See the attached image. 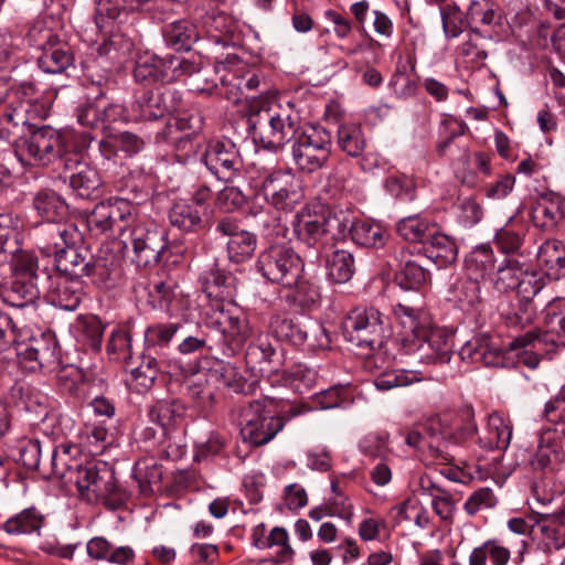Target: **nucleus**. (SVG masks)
I'll return each mask as SVG.
<instances>
[{
	"instance_id": "21",
	"label": "nucleus",
	"mask_w": 565,
	"mask_h": 565,
	"mask_svg": "<svg viewBox=\"0 0 565 565\" xmlns=\"http://www.w3.org/2000/svg\"><path fill=\"white\" fill-rule=\"evenodd\" d=\"M216 231L228 236L227 255L233 263H243L252 257L256 249V236L245 230H241L238 225L228 220H221L216 225Z\"/></svg>"
},
{
	"instance_id": "15",
	"label": "nucleus",
	"mask_w": 565,
	"mask_h": 565,
	"mask_svg": "<svg viewBox=\"0 0 565 565\" xmlns=\"http://www.w3.org/2000/svg\"><path fill=\"white\" fill-rule=\"evenodd\" d=\"M81 145L70 157L63 159L64 179L68 180L70 188L83 199L93 196L100 188L102 181L98 172L83 160Z\"/></svg>"
},
{
	"instance_id": "39",
	"label": "nucleus",
	"mask_w": 565,
	"mask_h": 565,
	"mask_svg": "<svg viewBox=\"0 0 565 565\" xmlns=\"http://www.w3.org/2000/svg\"><path fill=\"white\" fill-rule=\"evenodd\" d=\"M435 230V224L420 215H411L396 224V231L406 241L426 242Z\"/></svg>"
},
{
	"instance_id": "13",
	"label": "nucleus",
	"mask_w": 565,
	"mask_h": 565,
	"mask_svg": "<svg viewBox=\"0 0 565 565\" xmlns=\"http://www.w3.org/2000/svg\"><path fill=\"white\" fill-rule=\"evenodd\" d=\"M126 248H131L132 262L138 266H150L160 260L167 243L166 233L157 225L136 224L130 231L129 243Z\"/></svg>"
},
{
	"instance_id": "52",
	"label": "nucleus",
	"mask_w": 565,
	"mask_h": 565,
	"mask_svg": "<svg viewBox=\"0 0 565 565\" xmlns=\"http://www.w3.org/2000/svg\"><path fill=\"white\" fill-rule=\"evenodd\" d=\"M431 508L444 521H451L456 511V503L451 494L445 489L430 483Z\"/></svg>"
},
{
	"instance_id": "26",
	"label": "nucleus",
	"mask_w": 565,
	"mask_h": 565,
	"mask_svg": "<svg viewBox=\"0 0 565 565\" xmlns=\"http://www.w3.org/2000/svg\"><path fill=\"white\" fill-rule=\"evenodd\" d=\"M55 267L60 273L57 276H67L70 278L81 279L84 276L93 274L94 264L86 250L84 253L77 248V245H72L68 248L58 253L54 257Z\"/></svg>"
},
{
	"instance_id": "5",
	"label": "nucleus",
	"mask_w": 565,
	"mask_h": 565,
	"mask_svg": "<svg viewBox=\"0 0 565 565\" xmlns=\"http://www.w3.org/2000/svg\"><path fill=\"white\" fill-rule=\"evenodd\" d=\"M18 332L11 317L0 312V354L13 344H19ZM15 354L19 364L26 371L35 372L41 369L52 370L58 364L56 343L51 337L33 338L23 348L18 347Z\"/></svg>"
},
{
	"instance_id": "38",
	"label": "nucleus",
	"mask_w": 565,
	"mask_h": 565,
	"mask_svg": "<svg viewBox=\"0 0 565 565\" xmlns=\"http://www.w3.org/2000/svg\"><path fill=\"white\" fill-rule=\"evenodd\" d=\"M328 276L334 282L349 281L355 271V260L352 253L345 249H335L327 258Z\"/></svg>"
},
{
	"instance_id": "36",
	"label": "nucleus",
	"mask_w": 565,
	"mask_h": 565,
	"mask_svg": "<svg viewBox=\"0 0 565 565\" xmlns=\"http://www.w3.org/2000/svg\"><path fill=\"white\" fill-rule=\"evenodd\" d=\"M352 241L363 247L380 248L386 243V231L377 223L367 220H358L351 224Z\"/></svg>"
},
{
	"instance_id": "37",
	"label": "nucleus",
	"mask_w": 565,
	"mask_h": 565,
	"mask_svg": "<svg viewBox=\"0 0 565 565\" xmlns=\"http://www.w3.org/2000/svg\"><path fill=\"white\" fill-rule=\"evenodd\" d=\"M338 146L350 157H359L364 151L366 140L360 124L343 122L338 128Z\"/></svg>"
},
{
	"instance_id": "8",
	"label": "nucleus",
	"mask_w": 565,
	"mask_h": 565,
	"mask_svg": "<svg viewBox=\"0 0 565 565\" xmlns=\"http://www.w3.org/2000/svg\"><path fill=\"white\" fill-rule=\"evenodd\" d=\"M256 266L264 278L284 287L297 284L305 267L301 257L285 245L270 246L260 253Z\"/></svg>"
},
{
	"instance_id": "40",
	"label": "nucleus",
	"mask_w": 565,
	"mask_h": 565,
	"mask_svg": "<svg viewBox=\"0 0 565 565\" xmlns=\"http://www.w3.org/2000/svg\"><path fill=\"white\" fill-rule=\"evenodd\" d=\"M184 414V406L175 399H163L156 402L149 408V418L163 429L178 424Z\"/></svg>"
},
{
	"instance_id": "50",
	"label": "nucleus",
	"mask_w": 565,
	"mask_h": 565,
	"mask_svg": "<svg viewBox=\"0 0 565 565\" xmlns=\"http://www.w3.org/2000/svg\"><path fill=\"white\" fill-rule=\"evenodd\" d=\"M537 257L548 270H561L565 268L563 245L558 241H545L539 249Z\"/></svg>"
},
{
	"instance_id": "53",
	"label": "nucleus",
	"mask_w": 565,
	"mask_h": 565,
	"mask_svg": "<svg viewBox=\"0 0 565 565\" xmlns=\"http://www.w3.org/2000/svg\"><path fill=\"white\" fill-rule=\"evenodd\" d=\"M132 476L138 482L140 493L148 495L152 492L151 484L161 480V470L156 463L139 461L134 467Z\"/></svg>"
},
{
	"instance_id": "28",
	"label": "nucleus",
	"mask_w": 565,
	"mask_h": 565,
	"mask_svg": "<svg viewBox=\"0 0 565 565\" xmlns=\"http://www.w3.org/2000/svg\"><path fill=\"white\" fill-rule=\"evenodd\" d=\"M541 541L547 551H559L565 547V507L545 515L537 522ZM559 565H565V555Z\"/></svg>"
},
{
	"instance_id": "19",
	"label": "nucleus",
	"mask_w": 565,
	"mask_h": 565,
	"mask_svg": "<svg viewBox=\"0 0 565 565\" xmlns=\"http://www.w3.org/2000/svg\"><path fill=\"white\" fill-rule=\"evenodd\" d=\"M39 46L42 53L38 58V64L43 72L58 74L73 64L74 56L70 45L52 30L42 31Z\"/></svg>"
},
{
	"instance_id": "30",
	"label": "nucleus",
	"mask_w": 565,
	"mask_h": 565,
	"mask_svg": "<svg viewBox=\"0 0 565 565\" xmlns=\"http://www.w3.org/2000/svg\"><path fill=\"white\" fill-rule=\"evenodd\" d=\"M204 215L202 209L195 206L188 200H181L170 207L169 222L179 231L191 233L198 232L204 227Z\"/></svg>"
},
{
	"instance_id": "29",
	"label": "nucleus",
	"mask_w": 565,
	"mask_h": 565,
	"mask_svg": "<svg viewBox=\"0 0 565 565\" xmlns=\"http://www.w3.org/2000/svg\"><path fill=\"white\" fill-rule=\"evenodd\" d=\"M171 110L166 94L157 88L145 92L132 104L135 120H156Z\"/></svg>"
},
{
	"instance_id": "62",
	"label": "nucleus",
	"mask_w": 565,
	"mask_h": 565,
	"mask_svg": "<svg viewBox=\"0 0 565 565\" xmlns=\"http://www.w3.org/2000/svg\"><path fill=\"white\" fill-rule=\"evenodd\" d=\"M82 335L87 341V344L94 350H98L102 344V338L105 330V326L102 320L96 316H88L83 318L82 323Z\"/></svg>"
},
{
	"instance_id": "23",
	"label": "nucleus",
	"mask_w": 565,
	"mask_h": 565,
	"mask_svg": "<svg viewBox=\"0 0 565 565\" xmlns=\"http://www.w3.org/2000/svg\"><path fill=\"white\" fill-rule=\"evenodd\" d=\"M146 146V141L140 136L130 131L108 132L99 141V152L107 162L117 163L118 152H124L126 157H132L139 153Z\"/></svg>"
},
{
	"instance_id": "22",
	"label": "nucleus",
	"mask_w": 565,
	"mask_h": 565,
	"mask_svg": "<svg viewBox=\"0 0 565 565\" xmlns=\"http://www.w3.org/2000/svg\"><path fill=\"white\" fill-rule=\"evenodd\" d=\"M83 296L84 285L82 279L67 276L54 277L46 295L51 305L66 311L76 310Z\"/></svg>"
},
{
	"instance_id": "34",
	"label": "nucleus",
	"mask_w": 565,
	"mask_h": 565,
	"mask_svg": "<svg viewBox=\"0 0 565 565\" xmlns=\"http://www.w3.org/2000/svg\"><path fill=\"white\" fill-rule=\"evenodd\" d=\"M509 541L503 542L499 539H492L475 547L469 555L468 565H488L490 558L492 565H507L511 557Z\"/></svg>"
},
{
	"instance_id": "4",
	"label": "nucleus",
	"mask_w": 565,
	"mask_h": 565,
	"mask_svg": "<svg viewBox=\"0 0 565 565\" xmlns=\"http://www.w3.org/2000/svg\"><path fill=\"white\" fill-rule=\"evenodd\" d=\"M93 138L87 132L58 131L49 126L35 129L23 139L15 149V154L22 164L47 166L60 159L70 157L76 146L87 149Z\"/></svg>"
},
{
	"instance_id": "14",
	"label": "nucleus",
	"mask_w": 565,
	"mask_h": 565,
	"mask_svg": "<svg viewBox=\"0 0 565 565\" xmlns=\"http://www.w3.org/2000/svg\"><path fill=\"white\" fill-rule=\"evenodd\" d=\"M341 221L335 215L311 212L302 210L297 213L292 221V227L296 236L309 246L316 245L326 235L332 237L340 235Z\"/></svg>"
},
{
	"instance_id": "25",
	"label": "nucleus",
	"mask_w": 565,
	"mask_h": 565,
	"mask_svg": "<svg viewBox=\"0 0 565 565\" xmlns=\"http://www.w3.org/2000/svg\"><path fill=\"white\" fill-rule=\"evenodd\" d=\"M527 347L532 348L533 351L532 354L524 359V362L527 366L534 369L539 365V356L548 355L555 352V350L558 348V343L554 333L548 331L542 333L529 331L525 334L515 338L509 343V348L511 350Z\"/></svg>"
},
{
	"instance_id": "31",
	"label": "nucleus",
	"mask_w": 565,
	"mask_h": 565,
	"mask_svg": "<svg viewBox=\"0 0 565 565\" xmlns=\"http://www.w3.org/2000/svg\"><path fill=\"white\" fill-rule=\"evenodd\" d=\"M563 458L562 446L555 433L545 430L539 437L537 447L530 465L535 470H546L563 461Z\"/></svg>"
},
{
	"instance_id": "55",
	"label": "nucleus",
	"mask_w": 565,
	"mask_h": 565,
	"mask_svg": "<svg viewBox=\"0 0 565 565\" xmlns=\"http://www.w3.org/2000/svg\"><path fill=\"white\" fill-rule=\"evenodd\" d=\"M466 266L476 276L482 277L494 267L491 247L488 245L476 247L466 258Z\"/></svg>"
},
{
	"instance_id": "49",
	"label": "nucleus",
	"mask_w": 565,
	"mask_h": 565,
	"mask_svg": "<svg viewBox=\"0 0 565 565\" xmlns=\"http://www.w3.org/2000/svg\"><path fill=\"white\" fill-rule=\"evenodd\" d=\"M160 57L151 54L143 53L138 56L134 70V76L140 83H154L161 81L162 72L159 71Z\"/></svg>"
},
{
	"instance_id": "57",
	"label": "nucleus",
	"mask_w": 565,
	"mask_h": 565,
	"mask_svg": "<svg viewBox=\"0 0 565 565\" xmlns=\"http://www.w3.org/2000/svg\"><path fill=\"white\" fill-rule=\"evenodd\" d=\"M443 29L448 38H456L462 31L465 14L455 2H449L440 9Z\"/></svg>"
},
{
	"instance_id": "7",
	"label": "nucleus",
	"mask_w": 565,
	"mask_h": 565,
	"mask_svg": "<svg viewBox=\"0 0 565 565\" xmlns=\"http://www.w3.org/2000/svg\"><path fill=\"white\" fill-rule=\"evenodd\" d=\"M268 399H255L242 411L241 437L250 446L269 443L285 426L284 418L268 408Z\"/></svg>"
},
{
	"instance_id": "64",
	"label": "nucleus",
	"mask_w": 565,
	"mask_h": 565,
	"mask_svg": "<svg viewBox=\"0 0 565 565\" xmlns=\"http://www.w3.org/2000/svg\"><path fill=\"white\" fill-rule=\"evenodd\" d=\"M543 288V281L536 273L524 270L520 276L519 284L515 288L518 296L529 302Z\"/></svg>"
},
{
	"instance_id": "3",
	"label": "nucleus",
	"mask_w": 565,
	"mask_h": 565,
	"mask_svg": "<svg viewBox=\"0 0 565 565\" xmlns=\"http://www.w3.org/2000/svg\"><path fill=\"white\" fill-rule=\"evenodd\" d=\"M68 449L63 446L62 454L58 449L52 451V473L66 481L75 483L82 498L88 502L121 501L124 491L117 484L115 471L105 461L92 460L75 467L67 465Z\"/></svg>"
},
{
	"instance_id": "45",
	"label": "nucleus",
	"mask_w": 565,
	"mask_h": 565,
	"mask_svg": "<svg viewBox=\"0 0 565 565\" xmlns=\"http://www.w3.org/2000/svg\"><path fill=\"white\" fill-rule=\"evenodd\" d=\"M422 380L423 376L419 372L392 370L377 375L374 380V385L380 391H388L395 387L408 386Z\"/></svg>"
},
{
	"instance_id": "59",
	"label": "nucleus",
	"mask_w": 565,
	"mask_h": 565,
	"mask_svg": "<svg viewBox=\"0 0 565 565\" xmlns=\"http://www.w3.org/2000/svg\"><path fill=\"white\" fill-rule=\"evenodd\" d=\"M360 449L365 456L386 460L391 452L387 435L372 433L364 436L360 441Z\"/></svg>"
},
{
	"instance_id": "10",
	"label": "nucleus",
	"mask_w": 565,
	"mask_h": 565,
	"mask_svg": "<svg viewBox=\"0 0 565 565\" xmlns=\"http://www.w3.org/2000/svg\"><path fill=\"white\" fill-rule=\"evenodd\" d=\"M331 156V137L324 129L302 130L291 143V157L295 166L303 173H313L322 169Z\"/></svg>"
},
{
	"instance_id": "56",
	"label": "nucleus",
	"mask_w": 565,
	"mask_h": 565,
	"mask_svg": "<svg viewBox=\"0 0 565 565\" xmlns=\"http://www.w3.org/2000/svg\"><path fill=\"white\" fill-rule=\"evenodd\" d=\"M385 189L390 194L402 201H413L415 199V181L405 174L387 177Z\"/></svg>"
},
{
	"instance_id": "47",
	"label": "nucleus",
	"mask_w": 565,
	"mask_h": 565,
	"mask_svg": "<svg viewBox=\"0 0 565 565\" xmlns=\"http://www.w3.org/2000/svg\"><path fill=\"white\" fill-rule=\"evenodd\" d=\"M488 440L490 448L507 449L512 437V427L502 415L493 413L488 420Z\"/></svg>"
},
{
	"instance_id": "24",
	"label": "nucleus",
	"mask_w": 565,
	"mask_h": 565,
	"mask_svg": "<svg viewBox=\"0 0 565 565\" xmlns=\"http://www.w3.org/2000/svg\"><path fill=\"white\" fill-rule=\"evenodd\" d=\"M534 226L543 231H553L565 217V199L558 194L543 195L531 213Z\"/></svg>"
},
{
	"instance_id": "60",
	"label": "nucleus",
	"mask_w": 565,
	"mask_h": 565,
	"mask_svg": "<svg viewBox=\"0 0 565 565\" xmlns=\"http://www.w3.org/2000/svg\"><path fill=\"white\" fill-rule=\"evenodd\" d=\"M345 319L354 322L351 330L359 329L360 324L361 328H367L373 326V321L376 328H384L382 313L374 307L355 308L349 312Z\"/></svg>"
},
{
	"instance_id": "48",
	"label": "nucleus",
	"mask_w": 565,
	"mask_h": 565,
	"mask_svg": "<svg viewBox=\"0 0 565 565\" xmlns=\"http://www.w3.org/2000/svg\"><path fill=\"white\" fill-rule=\"evenodd\" d=\"M480 282L478 278H467L458 281L454 288V298L462 309H475L481 302Z\"/></svg>"
},
{
	"instance_id": "63",
	"label": "nucleus",
	"mask_w": 565,
	"mask_h": 565,
	"mask_svg": "<svg viewBox=\"0 0 565 565\" xmlns=\"http://www.w3.org/2000/svg\"><path fill=\"white\" fill-rule=\"evenodd\" d=\"M131 374L141 388L148 390L158 375L157 360L151 356L145 358L141 364L132 370Z\"/></svg>"
},
{
	"instance_id": "11",
	"label": "nucleus",
	"mask_w": 565,
	"mask_h": 565,
	"mask_svg": "<svg viewBox=\"0 0 565 565\" xmlns=\"http://www.w3.org/2000/svg\"><path fill=\"white\" fill-rule=\"evenodd\" d=\"M206 169L218 180L232 182L243 168L242 157L236 146L230 140H211L201 156Z\"/></svg>"
},
{
	"instance_id": "58",
	"label": "nucleus",
	"mask_w": 565,
	"mask_h": 565,
	"mask_svg": "<svg viewBox=\"0 0 565 565\" xmlns=\"http://www.w3.org/2000/svg\"><path fill=\"white\" fill-rule=\"evenodd\" d=\"M498 500L489 487L479 488L469 495L463 504V510L469 516L478 512L495 507Z\"/></svg>"
},
{
	"instance_id": "1",
	"label": "nucleus",
	"mask_w": 565,
	"mask_h": 565,
	"mask_svg": "<svg viewBox=\"0 0 565 565\" xmlns=\"http://www.w3.org/2000/svg\"><path fill=\"white\" fill-rule=\"evenodd\" d=\"M204 290L214 299L206 312V323L221 333L223 343L231 350L241 349L253 329L246 313L234 302L235 277L215 266L204 277Z\"/></svg>"
},
{
	"instance_id": "35",
	"label": "nucleus",
	"mask_w": 565,
	"mask_h": 565,
	"mask_svg": "<svg viewBox=\"0 0 565 565\" xmlns=\"http://www.w3.org/2000/svg\"><path fill=\"white\" fill-rule=\"evenodd\" d=\"M424 250L426 257L439 268L454 263L457 257L455 242L449 236L437 233L435 230L426 241Z\"/></svg>"
},
{
	"instance_id": "46",
	"label": "nucleus",
	"mask_w": 565,
	"mask_h": 565,
	"mask_svg": "<svg viewBox=\"0 0 565 565\" xmlns=\"http://www.w3.org/2000/svg\"><path fill=\"white\" fill-rule=\"evenodd\" d=\"M287 288L290 289L287 299L302 309H310L320 299L318 288L309 280L305 279L303 273L300 274L297 284Z\"/></svg>"
},
{
	"instance_id": "33",
	"label": "nucleus",
	"mask_w": 565,
	"mask_h": 565,
	"mask_svg": "<svg viewBox=\"0 0 565 565\" xmlns=\"http://www.w3.org/2000/svg\"><path fill=\"white\" fill-rule=\"evenodd\" d=\"M354 327V322L345 319L342 324L343 335L345 340L356 348L367 349L370 351H375L381 349L384 343V328H376L375 323L373 326H369L367 328H359L351 330Z\"/></svg>"
},
{
	"instance_id": "61",
	"label": "nucleus",
	"mask_w": 565,
	"mask_h": 565,
	"mask_svg": "<svg viewBox=\"0 0 565 565\" xmlns=\"http://www.w3.org/2000/svg\"><path fill=\"white\" fill-rule=\"evenodd\" d=\"M466 18L470 23L491 25L495 23L498 15L487 0H471Z\"/></svg>"
},
{
	"instance_id": "54",
	"label": "nucleus",
	"mask_w": 565,
	"mask_h": 565,
	"mask_svg": "<svg viewBox=\"0 0 565 565\" xmlns=\"http://www.w3.org/2000/svg\"><path fill=\"white\" fill-rule=\"evenodd\" d=\"M523 271L524 269L519 262L513 259L507 260L505 265L498 269L494 282L495 288L502 292L515 290Z\"/></svg>"
},
{
	"instance_id": "16",
	"label": "nucleus",
	"mask_w": 565,
	"mask_h": 565,
	"mask_svg": "<svg viewBox=\"0 0 565 565\" xmlns=\"http://www.w3.org/2000/svg\"><path fill=\"white\" fill-rule=\"evenodd\" d=\"M270 332L278 339L300 345L308 339L309 333L315 337L319 347H327L330 342L326 329L318 322L308 320L301 323L292 318L275 315L269 321Z\"/></svg>"
},
{
	"instance_id": "6",
	"label": "nucleus",
	"mask_w": 565,
	"mask_h": 565,
	"mask_svg": "<svg viewBox=\"0 0 565 565\" xmlns=\"http://www.w3.org/2000/svg\"><path fill=\"white\" fill-rule=\"evenodd\" d=\"M248 122L254 140L271 150H278L287 142L292 143L302 131L296 114L270 106H262L252 113Z\"/></svg>"
},
{
	"instance_id": "32",
	"label": "nucleus",
	"mask_w": 565,
	"mask_h": 565,
	"mask_svg": "<svg viewBox=\"0 0 565 565\" xmlns=\"http://www.w3.org/2000/svg\"><path fill=\"white\" fill-rule=\"evenodd\" d=\"M211 40L223 46H235L241 43L237 24L233 18L225 13L210 15L205 22Z\"/></svg>"
},
{
	"instance_id": "44",
	"label": "nucleus",
	"mask_w": 565,
	"mask_h": 565,
	"mask_svg": "<svg viewBox=\"0 0 565 565\" xmlns=\"http://www.w3.org/2000/svg\"><path fill=\"white\" fill-rule=\"evenodd\" d=\"M175 334L185 335V327L181 323H156L145 331V343L148 348H166Z\"/></svg>"
},
{
	"instance_id": "43",
	"label": "nucleus",
	"mask_w": 565,
	"mask_h": 565,
	"mask_svg": "<svg viewBox=\"0 0 565 565\" xmlns=\"http://www.w3.org/2000/svg\"><path fill=\"white\" fill-rule=\"evenodd\" d=\"M34 209L47 221L49 224L56 223L66 214L65 203L52 191H40L33 200Z\"/></svg>"
},
{
	"instance_id": "9",
	"label": "nucleus",
	"mask_w": 565,
	"mask_h": 565,
	"mask_svg": "<svg viewBox=\"0 0 565 565\" xmlns=\"http://www.w3.org/2000/svg\"><path fill=\"white\" fill-rule=\"evenodd\" d=\"M260 192L265 201L278 211L290 212L305 200L303 182L290 169L267 173L262 181Z\"/></svg>"
},
{
	"instance_id": "2",
	"label": "nucleus",
	"mask_w": 565,
	"mask_h": 565,
	"mask_svg": "<svg viewBox=\"0 0 565 565\" xmlns=\"http://www.w3.org/2000/svg\"><path fill=\"white\" fill-rule=\"evenodd\" d=\"M393 313L401 327L398 341L405 354H416L425 363H448L452 354V335L433 326L428 315L406 303H397Z\"/></svg>"
},
{
	"instance_id": "42",
	"label": "nucleus",
	"mask_w": 565,
	"mask_h": 565,
	"mask_svg": "<svg viewBox=\"0 0 565 565\" xmlns=\"http://www.w3.org/2000/svg\"><path fill=\"white\" fill-rule=\"evenodd\" d=\"M43 524V516L34 509L29 508L3 523V530L11 535H25L39 532Z\"/></svg>"
},
{
	"instance_id": "12",
	"label": "nucleus",
	"mask_w": 565,
	"mask_h": 565,
	"mask_svg": "<svg viewBox=\"0 0 565 565\" xmlns=\"http://www.w3.org/2000/svg\"><path fill=\"white\" fill-rule=\"evenodd\" d=\"M135 218L136 207L129 201L114 199L96 204L87 217V225L97 234H105L115 228L122 233Z\"/></svg>"
},
{
	"instance_id": "17",
	"label": "nucleus",
	"mask_w": 565,
	"mask_h": 565,
	"mask_svg": "<svg viewBox=\"0 0 565 565\" xmlns=\"http://www.w3.org/2000/svg\"><path fill=\"white\" fill-rule=\"evenodd\" d=\"M35 269L36 262L32 257H28L21 263L11 287L1 292L6 303L22 308L33 303L40 297Z\"/></svg>"
},
{
	"instance_id": "41",
	"label": "nucleus",
	"mask_w": 565,
	"mask_h": 565,
	"mask_svg": "<svg viewBox=\"0 0 565 565\" xmlns=\"http://www.w3.org/2000/svg\"><path fill=\"white\" fill-rule=\"evenodd\" d=\"M163 36L167 45L175 51H189L198 38L194 25L185 20L169 24L163 32Z\"/></svg>"
},
{
	"instance_id": "18",
	"label": "nucleus",
	"mask_w": 565,
	"mask_h": 565,
	"mask_svg": "<svg viewBox=\"0 0 565 565\" xmlns=\"http://www.w3.org/2000/svg\"><path fill=\"white\" fill-rule=\"evenodd\" d=\"M426 429L431 436H438L451 444H459L475 434L477 427L472 422V411L467 409L463 417L452 413H444L430 417Z\"/></svg>"
},
{
	"instance_id": "27",
	"label": "nucleus",
	"mask_w": 565,
	"mask_h": 565,
	"mask_svg": "<svg viewBox=\"0 0 565 565\" xmlns=\"http://www.w3.org/2000/svg\"><path fill=\"white\" fill-rule=\"evenodd\" d=\"M46 243L42 247L43 252L54 257L72 245H77L82 241V234L74 223H52L44 228Z\"/></svg>"
},
{
	"instance_id": "20",
	"label": "nucleus",
	"mask_w": 565,
	"mask_h": 565,
	"mask_svg": "<svg viewBox=\"0 0 565 565\" xmlns=\"http://www.w3.org/2000/svg\"><path fill=\"white\" fill-rule=\"evenodd\" d=\"M422 256H414L411 248L406 245L397 246L393 250V259L395 262V279L397 284L405 290L418 289L428 278V273L419 262Z\"/></svg>"
},
{
	"instance_id": "51",
	"label": "nucleus",
	"mask_w": 565,
	"mask_h": 565,
	"mask_svg": "<svg viewBox=\"0 0 565 565\" xmlns=\"http://www.w3.org/2000/svg\"><path fill=\"white\" fill-rule=\"evenodd\" d=\"M270 548H276L274 562L276 564L289 563L294 559L295 550L290 545L289 534L286 529L275 526L271 529Z\"/></svg>"
}]
</instances>
